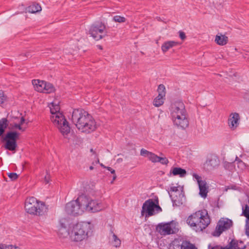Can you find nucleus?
<instances>
[{
    "label": "nucleus",
    "instance_id": "obj_1",
    "mask_svg": "<svg viewBox=\"0 0 249 249\" xmlns=\"http://www.w3.org/2000/svg\"><path fill=\"white\" fill-rule=\"evenodd\" d=\"M71 120L79 130L82 132L90 133L96 130V122L87 111L82 108L73 110Z\"/></svg>",
    "mask_w": 249,
    "mask_h": 249
},
{
    "label": "nucleus",
    "instance_id": "obj_2",
    "mask_svg": "<svg viewBox=\"0 0 249 249\" xmlns=\"http://www.w3.org/2000/svg\"><path fill=\"white\" fill-rule=\"evenodd\" d=\"M91 225L88 222L78 223L73 226L69 234L71 240L78 242L87 239L91 231Z\"/></svg>",
    "mask_w": 249,
    "mask_h": 249
},
{
    "label": "nucleus",
    "instance_id": "obj_3",
    "mask_svg": "<svg viewBox=\"0 0 249 249\" xmlns=\"http://www.w3.org/2000/svg\"><path fill=\"white\" fill-rule=\"evenodd\" d=\"M25 212L33 215L42 216L47 212L48 208L44 202L34 196L27 197L25 201Z\"/></svg>",
    "mask_w": 249,
    "mask_h": 249
},
{
    "label": "nucleus",
    "instance_id": "obj_4",
    "mask_svg": "<svg viewBox=\"0 0 249 249\" xmlns=\"http://www.w3.org/2000/svg\"><path fill=\"white\" fill-rule=\"evenodd\" d=\"M162 211L159 205L158 198L155 200L148 199L143 204L141 211L142 215L145 214V217H149L160 212Z\"/></svg>",
    "mask_w": 249,
    "mask_h": 249
},
{
    "label": "nucleus",
    "instance_id": "obj_5",
    "mask_svg": "<svg viewBox=\"0 0 249 249\" xmlns=\"http://www.w3.org/2000/svg\"><path fill=\"white\" fill-rule=\"evenodd\" d=\"M79 200L84 208V212L96 213L102 210V203L86 196H79Z\"/></svg>",
    "mask_w": 249,
    "mask_h": 249
},
{
    "label": "nucleus",
    "instance_id": "obj_6",
    "mask_svg": "<svg viewBox=\"0 0 249 249\" xmlns=\"http://www.w3.org/2000/svg\"><path fill=\"white\" fill-rule=\"evenodd\" d=\"M51 121L56 125L63 135H67L70 132L71 128L64 116L61 112L52 115Z\"/></svg>",
    "mask_w": 249,
    "mask_h": 249
},
{
    "label": "nucleus",
    "instance_id": "obj_7",
    "mask_svg": "<svg viewBox=\"0 0 249 249\" xmlns=\"http://www.w3.org/2000/svg\"><path fill=\"white\" fill-rule=\"evenodd\" d=\"M106 26L102 22L92 24L89 29V34L95 40H99L107 36Z\"/></svg>",
    "mask_w": 249,
    "mask_h": 249
},
{
    "label": "nucleus",
    "instance_id": "obj_8",
    "mask_svg": "<svg viewBox=\"0 0 249 249\" xmlns=\"http://www.w3.org/2000/svg\"><path fill=\"white\" fill-rule=\"evenodd\" d=\"M19 133L16 131L8 132L2 137V142H5V149L10 151H14L17 147V141L18 139Z\"/></svg>",
    "mask_w": 249,
    "mask_h": 249
},
{
    "label": "nucleus",
    "instance_id": "obj_9",
    "mask_svg": "<svg viewBox=\"0 0 249 249\" xmlns=\"http://www.w3.org/2000/svg\"><path fill=\"white\" fill-rule=\"evenodd\" d=\"M65 211L69 214H82L84 212V208L79 200V196L76 200L68 203L65 207Z\"/></svg>",
    "mask_w": 249,
    "mask_h": 249
},
{
    "label": "nucleus",
    "instance_id": "obj_10",
    "mask_svg": "<svg viewBox=\"0 0 249 249\" xmlns=\"http://www.w3.org/2000/svg\"><path fill=\"white\" fill-rule=\"evenodd\" d=\"M233 225L232 221L228 218H221L218 221L213 235L219 236L223 232L229 230Z\"/></svg>",
    "mask_w": 249,
    "mask_h": 249
},
{
    "label": "nucleus",
    "instance_id": "obj_11",
    "mask_svg": "<svg viewBox=\"0 0 249 249\" xmlns=\"http://www.w3.org/2000/svg\"><path fill=\"white\" fill-rule=\"evenodd\" d=\"M174 205L179 206L183 203V188L179 186H171L168 192Z\"/></svg>",
    "mask_w": 249,
    "mask_h": 249
},
{
    "label": "nucleus",
    "instance_id": "obj_12",
    "mask_svg": "<svg viewBox=\"0 0 249 249\" xmlns=\"http://www.w3.org/2000/svg\"><path fill=\"white\" fill-rule=\"evenodd\" d=\"M201 216L199 214V212L197 211L188 216L186 220V223L196 231L199 232L200 230V227H199L198 218H200Z\"/></svg>",
    "mask_w": 249,
    "mask_h": 249
},
{
    "label": "nucleus",
    "instance_id": "obj_13",
    "mask_svg": "<svg viewBox=\"0 0 249 249\" xmlns=\"http://www.w3.org/2000/svg\"><path fill=\"white\" fill-rule=\"evenodd\" d=\"M171 115H177L181 116L187 114L185 105L182 101H178L173 103L170 108Z\"/></svg>",
    "mask_w": 249,
    "mask_h": 249
},
{
    "label": "nucleus",
    "instance_id": "obj_14",
    "mask_svg": "<svg viewBox=\"0 0 249 249\" xmlns=\"http://www.w3.org/2000/svg\"><path fill=\"white\" fill-rule=\"evenodd\" d=\"M198 212L199 214L202 216L201 217L198 218L199 227H200V231H202L210 224L211 219L206 210H199Z\"/></svg>",
    "mask_w": 249,
    "mask_h": 249
},
{
    "label": "nucleus",
    "instance_id": "obj_15",
    "mask_svg": "<svg viewBox=\"0 0 249 249\" xmlns=\"http://www.w3.org/2000/svg\"><path fill=\"white\" fill-rule=\"evenodd\" d=\"M158 95L154 99L153 105L159 107L163 105L165 99V87L163 84H160L158 88Z\"/></svg>",
    "mask_w": 249,
    "mask_h": 249
},
{
    "label": "nucleus",
    "instance_id": "obj_16",
    "mask_svg": "<svg viewBox=\"0 0 249 249\" xmlns=\"http://www.w3.org/2000/svg\"><path fill=\"white\" fill-rule=\"evenodd\" d=\"M246 246L242 241L232 239L228 245L225 247L215 246L211 249H245Z\"/></svg>",
    "mask_w": 249,
    "mask_h": 249
},
{
    "label": "nucleus",
    "instance_id": "obj_17",
    "mask_svg": "<svg viewBox=\"0 0 249 249\" xmlns=\"http://www.w3.org/2000/svg\"><path fill=\"white\" fill-rule=\"evenodd\" d=\"M172 245V249H197L194 244L186 240H175Z\"/></svg>",
    "mask_w": 249,
    "mask_h": 249
},
{
    "label": "nucleus",
    "instance_id": "obj_18",
    "mask_svg": "<svg viewBox=\"0 0 249 249\" xmlns=\"http://www.w3.org/2000/svg\"><path fill=\"white\" fill-rule=\"evenodd\" d=\"M240 122V116L238 113H231L228 120V125L232 130H234L238 126Z\"/></svg>",
    "mask_w": 249,
    "mask_h": 249
},
{
    "label": "nucleus",
    "instance_id": "obj_19",
    "mask_svg": "<svg viewBox=\"0 0 249 249\" xmlns=\"http://www.w3.org/2000/svg\"><path fill=\"white\" fill-rule=\"evenodd\" d=\"M174 125L178 128L185 129L188 127L189 125V117L188 114H184L181 116V118L178 120H175Z\"/></svg>",
    "mask_w": 249,
    "mask_h": 249
},
{
    "label": "nucleus",
    "instance_id": "obj_20",
    "mask_svg": "<svg viewBox=\"0 0 249 249\" xmlns=\"http://www.w3.org/2000/svg\"><path fill=\"white\" fill-rule=\"evenodd\" d=\"M157 231L162 235L170 234L172 229L170 223L159 224L157 227Z\"/></svg>",
    "mask_w": 249,
    "mask_h": 249
},
{
    "label": "nucleus",
    "instance_id": "obj_21",
    "mask_svg": "<svg viewBox=\"0 0 249 249\" xmlns=\"http://www.w3.org/2000/svg\"><path fill=\"white\" fill-rule=\"evenodd\" d=\"M219 160L215 155H211L206 160V165L210 169H212L219 164Z\"/></svg>",
    "mask_w": 249,
    "mask_h": 249
},
{
    "label": "nucleus",
    "instance_id": "obj_22",
    "mask_svg": "<svg viewBox=\"0 0 249 249\" xmlns=\"http://www.w3.org/2000/svg\"><path fill=\"white\" fill-rule=\"evenodd\" d=\"M179 43L175 41H167L164 42L161 49L163 53L167 52L170 49L179 45Z\"/></svg>",
    "mask_w": 249,
    "mask_h": 249
},
{
    "label": "nucleus",
    "instance_id": "obj_23",
    "mask_svg": "<svg viewBox=\"0 0 249 249\" xmlns=\"http://www.w3.org/2000/svg\"><path fill=\"white\" fill-rule=\"evenodd\" d=\"M199 189V195L203 198H206L208 193L209 186L205 180L198 184Z\"/></svg>",
    "mask_w": 249,
    "mask_h": 249
},
{
    "label": "nucleus",
    "instance_id": "obj_24",
    "mask_svg": "<svg viewBox=\"0 0 249 249\" xmlns=\"http://www.w3.org/2000/svg\"><path fill=\"white\" fill-rule=\"evenodd\" d=\"M32 84L34 89L38 92H43V89L45 87L44 86V81L38 79H34L32 80Z\"/></svg>",
    "mask_w": 249,
    "mask_h": 249
},
{
    "label": "nucleus",
    "instance_id": "obj_25",
    "mask_svg": "<svg viewBox=\"0 0 249 249\" xmlns=\"http://www.w3.org/2000/svg\"><path fill=\"white\" fill-rule=\"evenodd\" d=\"M228 37L225 35L222 34L217 35L215 36V42L219 45H225L228 42Z\"/></svg>",
    "mask_w": 249,
    "mask_h": 249
},
{
    "label": "nucleus",
    "instance_id": "obj_26",
    "mask_svg": "<svg viewBox=\"0 0 249 249\" xmlns=\"http://www.w3.org/2000/svg\"><path fill=\"white\" fill-rule=\"evenodd\" d=\"M26 10L29 13H36L41 10V7L38 3L34 2L29 5L26 8Z\"/></svg>",
    "mask_w": 249,
    "mask_h": 249
},
{
    "label": "nucleus",
    "instance_id": "obj_27",
    "mask_svg": "<svg viewBox=\"0 0 249 249\" xmlns=\"http://www.w3.org/2000/svg\"><path fill=\"white\" fill-rule=\"evenodd\" d=\"M174 176H179L180 177H184L186 174V171L185 169L180 167H174L170 171Z\"/></svg>",
    "mask_w": 249,
    "mask_h": 249
},
{
    "label": "nucleus",
    "instance_id": "obj_28",
    "mask_svg": "<svg viewBox=\"0 0 249 249\" xmlns=\"http://www.w3.org/2000/svg\"><path fill=\"white\" fill-rule=\"evenodd\" d=\"M9 122L6 118L0 120V136L5 132V129L9 126Z\"/></svg>",
    "mask_w": 249,
    "mask_h": 249
},
{
    "label": "nucleus",
    "instance_id": "obj_29",
    "mask_svg": "<svg viewBox=\"0 0 249 249\" xmlns=\"http://www.w3.org/2000/svg\"><path fill=\"white\" fill-rule=\"evenodd\" d=\"M140 155L143 157H147L148 159L152 162L153 161L154 158L155 157V154L144 148L141 149L140 151Z\"/></svg>",
    "mask_w": 249,
    "mask_h": 249
},
{
    "label": "nucleus",
    "instance_id": "obj_30",
    "mask_svg": "<svg viewBox=\"0 0 249 249\" xmlns=\"http://www.w3.org/2000/svg\"><path fill=\"white\" fill-rule=\"evenodd\" d=\"M155 156V157L154 158L152 162H160L162 164L164 165H167L169 162L168 159L165 157H160L156 154Z\"/></svg>",
    "mask_w": 249,
    "mask_h": 249
},
{
    "label": "nucleus",
    "instance_id": "obj_31",
    "mask_svg": "<svg viewBox=\"0 0 249 249\" xmlns=\"http://www.w3.org/2000/svg\"><path fill=\"white\" fill-rule=\"evenodd\" d=\"M44 85L45 86V87L43 89V93H50L54 91V89L52 84L44 81Z\"/></svg>",
    "mask_w": 249,
    "mask_h": 249
},
{
    "label": "nucleus",
    "instance_id": "obj_32",
    "mask_svg": "<svg viewBox=\"0 0 249 249\" xmlns=\"http://www.w3.org/2000/svg\"><path fill=\"white\" fill-rule=\"evenodd\" d=\"M50 112L52 115L56 114V113L60 112V107L58 105L54 104V103L53 102L51 104V106L50 107Z\"/></svg>",
    "mask_w": 249,
    "mask_h": 249
},
{
    "label": "nucleus",
    "instance_id": "obj_33",
    "mask_svg": "<svg viewBox=\"0 0 249 249\" xmlns=\"http://www.w3.org/2000/svg\"><path fill=\"white\" fill-rule=\"evenodd\" d=\"M242 214L247 218V220H249V207L247 204L242 207Z\"/></svg>",
    "mask_w": 249,
    "mask_h": 249
},
{
    "label": "nucleus",
    "instance_id": "obj_34",
    "mask_svg": "<svg viewBox=\"0 0 249 249\" xmlns=\"http://www.w3.org/2000/svg\"><path fill=\"white\" fill-rule=\"evenodd\" d=\"M113 244L114 247H119L121 245V240L118 238V237L113 233Z\"/></svg>",
    "mask_w": 249,
    "mask_h": 249
},
{
    "label": "nucleus",
    "instance_id": "obj_35",
    "mask_svg": "<svg viewBox=\"0 0 249 249\" xmlns=\"http://www.w3.org/2000/svg\"><path fill=\"white\" fill-rule=\"evenodd\" d=\"M113 20L116 22L123 23L126 21V18L124 17L116 15L113 17Z\"/></svg>",
    "mask_w": 249,
    "mask_h": 249
},
{
    "label": "nucleus",
    "instance_id": "obj_36",
    "mask_svg": "<svg viewBox=\"0 0 249 249\" xmlns=\"http://www.w3.org/2000/svg\"><path fill=\"white\" fill-rule=\"evenodd\" d=\"M0 249H19L18 247L0 244Z\"/></svg>",
    "mask_w": 249,
    "mask_h": 249
},
{
    "label": "nucleus",
    "instance_id": "obj_37",
    "mask_svg": "<svg viewBox=\"0 0 249 249\" xmlns=\"http://www.w3.org/2000/svg\"><path fill=\"white\" fill-rule=\"evenodd\" d=\"M8 176L11 180L13 181L16 180L18 178V175L16 173L12 172L8 173Z\"/></svg>",
    "mask_w": 249,
    "mask_h": 249
},
{
    "label": "nucleus",
    "instance_id": "obj_38",
    "mask_svg": "<svg viewBox=\"0 0 249 249\" xmlns=\"http://www.w3.org/2000/svg\"><path fill=\"white\" fill-rule=\"evenodd\" d=\"M193 176L196 180L198 185L202 182L204 181V180L201 179V177L196 174L194 173L193 174Z\"/></svg>",
    "mask_w": 249,
    "mask_h": 249
},
{
    "label": "nucleus",
    "instance_id": "obj_39",
    "mask_svg": "<svg viewBox=\"0 0 249 249\" xmlns=\"http://www.w3.org/2000/svg\"><path fill=\"white\" fill-rule=\"evenodd\" d=\"M5 100L4 93L2 90H0V104L3 103Z\"/></svg>",
    "mask_w": 249,
    "mask_h": 249
},
{
    "label": "nucleus",
    "instance_id": "obj_40",
    "mask_svg": "<svg viewBox=\"0 0 249 249\" xmlns=\"http://www.w3.org/2000/svg\"><path fill=\"white\" fill-rule=\"evenodd\" d=\"M172 117V120L173 121V123H175V120L181 118V115H177L176 113L175 115H171Z\"/></svg>",
    "mask_w": 249,
    "mask_h": 249
},
{
    "label": "nucleus",
    "instance_id": "obj_41",
    "mask_svg": "<svg viewBox=\"0 0 249 249\" xmlns=\"http://www.w3.org/2000/svg\"><path fill=\"white\" fill-rule=\"evenodd\" d=\"M179 37L182 39V40H184L186 36V35H185V34L181 31H179Z\"/></svg>",
    "mask_w": 249,
    "mask_h": 249
},
{
    "label": "nucleus",
    "instance_id": "obj_42",
    "mask_svg": "<svg viewBox=\"0 0 249 249\" xmlns=\"http://www.w3.org/2000/svg\"><path fill=\"white\" fill-rule=\"evenodd\" d=\"M110 173L113 175V178H112V180L111 181V183L112 184L114 182V181L117 178V176L116 175V173H115V170L114 169H113L112 170H111L110 171Z\"/></svg>",
    "mask_w": 249,
    "mask_h": 249
},
{
    "label": "nucleus",
    "instance_id": "obj_43",
    "mask_svg": "<svg viewBox=\"0 0 249 249\" xmlns=\"http://www.w3.org/2000/svg\"><path fill=\"white\" fill-rule=\"evenodd\" d=\"M64 231L65 232L67 233V230L66 229V227L62 223H61V228L59 230V232L61 233V231Z\"/></svg>",
    "mask_w": 249,
    "mask_h": 249
},
{
    "label": "nucleus",
    "instance_id": "obj_44",
    "mask_svg": "<svg viewBox=\"0 0 249 249\" xmlns=\"http://www.w3.org/2000/svg\"><path fill=\"white\" fill-rule=\"evenodd\" d=\"M16 124H18L17 123H15V124L11 123V124H10L9 128L10 129H16Z\"/></svg>",
    "mask_w": 249,
    "mask_h": 249
},
{
    "label": "nucleus",
    "instance_id": "obj_45",
    "mask_svg": "<svg viewBox=\"0 0 249 249\" xmlns=\"http://www.w3.org/2000/svg\"><path fill=\"white\" fill-rule=\"evenodd\" d=\"M238 166H241V167L243 169L245 167V163L242 160H240L239 163L238 164Z\"/></svg>",
    "mask_w": 249,
    "mask_h": 249
},
{
    "label": "nucleus",
    "instance_id": "obj_46",
    "mask_svg": "<svg viewBox=\"0 0 249 249\" xmlns=\"http://www.w3.org/2000/svg\"><path fill=\"white\" fill-rule=\"evenodd\" d=\"M21 125L22 124H16V129H18L19 130H21L22 131H24V129H22V128L21 127Z\"/></svg>",
    "mask_w": 249,
    "mask_h": 249
},
{
    "label": "nucleus",
    "instance_id": "obj_47",
    "mask_svg": "<svg viewBox=\"0 0 249 249\" xmlns=\"http://www.w3.org/2000/svg\"><path fill=\"white\" fill-rule=\"evenodd\" d=\"M24 122H25V119L23 117H21L19 124H22L24 123Z\"/></svg>",
    "mask_w": 249,
    "mask_h": 249
},
{
    "label": "nucleus",
    "instance_id": "obj_48",
    "mask_svg": "<svg viewBox=\"0 0 249 249\" xmlns=\"http://www.w3.org/2000/svg\"><path fill=\"white\" fill-rule=\"evenodd\" d=\"M247 221H249V222H248V228L246 230V232H247V234L248 235H249V220H247Z\"/></svg>",
    "mask_w": 249,
    "mask_h": 249
},
{
    "label": "nucleus",
    "instance_id": "obj_49",
    "mask_svg": "<svg viewBox=\"0 0 249 249\" xmlns=\"http://www.w3.org/2000/svg\"><path fill=\"white\" fill-rule=\"evenodd\" d=\"M45 180L46 181V183H48L49 182V177H45Z\"/></svg>",
    "mask_w": 249,
    "mask_h": 249
},
{
    "label": "nucleus",
    "instance_id": "obj_50",
    "mask_svg": "<svg viewBox=\"0 0 249 249\" xmlns=\"http://www.w3.org/2000/svg\"><path fill=\"white\" fill-rule=\"evenodd\" d=\"M240 160H241L240 159H239L237 157H236V158L235 159V161H237V164L239 163Z\"/></svg>",
    "mask_w": 249,
    "mask_h": 249
},
{
    "label": "nucleus",
    "instance_id": "obj_51",
    "mask_svg": "<svg viewBox=\"0 0 249 249\" xmlns=\"http://www.w3.org/2000/svg\"><path fill=\"white\" fill-rule=\"evenodd\" d=\"M106 169H107L108 171H110V172L111 170H113V169H112V168H111L110 167H108V166H107Z\"/></svg>",
    "mask_w": 249,
    "mask_h": 249
},
{
    "label": "nucleus",
    "instance_id": "obj_52",
    "mask_svg": "<svg viewBox=\"0 0 249 249\" xmlns=\"http://www.w3.org/2000/svg\"><path fill=\"white\" fill-rule=\"evenodd\" d=\"M97 47L100 50H103V47L100 45H97Z\"/></svg>",
    "mask_w": 249,
    "mask_h": 249
},
{
    "label": "nucleus",
    "instance_id": "obj_53",
    "mask_svg": "<svg viewBox=\"0 0 249 249\" xmlns=\"http://www.w3.org/2000/svg\"><path fill=\"white\" fill-rule=\"evenodd\" d=\"M90 151L91 152H92L93 154H96L95 151H94L92 148L90 149Z\"/></svg>",
    "mask_w": 249,
    "mask_h": 249
},
{
    "label": "nucleus",
    "instance_id": "obj_54",
    "mask_svg": "<svg viewBox=\"0 0 249 249\" xmlns=\"http://www.w3.org/2000/svg\"><path fill=\"white\" fill-rule=\"evenodd\" d=\"M100 165L101 167H103L104 168H106L107 166H105L103 163H101Z\"/></svg>",
    "mask_w": 249,
    "mask_h": 249
},
{
    "label": "nucleus",
    "instance_id": "obj_55",
    "mask_svg": "<svg viewBox=\"0 0 249 249\" xmlns=\"http://www.w3.org/2000/svg\"><path fill=\"white\" fill-rule=\"evenodd\" d=\"M93 168H93V167L92 166H90L89 167V169H90V170H93Z\"/></svg>",
    "mask_w": 249,
    "mask_h": 249
},
{
    "label": "nucleus",
    "instance_id": "obj_56",
    "mask_svg": "<svg viewBox=\"0 0 249 249\" xmlns=\"http://www.w3.org/2000/svg\"><path fill=\"white\" fill-rule=\"evenodd\" d=\"M97 163H99V159L97 160Z\"/></svg>",
    "mask_w": 249,
    "mask_h": 249
}]
</instances>
